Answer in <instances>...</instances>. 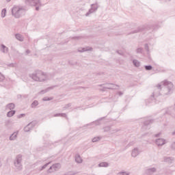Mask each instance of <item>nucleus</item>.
<instances>
[{
    "instance_id": "obj_42",
    "label": "nucleus",
    "mask_w": 175,
    "mask_h": 175,
    "mask_svg": "<svg viewBox=\"0 0 175 175\" xmlns=\"http://www.w3.org/2000/svg\"><path fill=\"white\" fill-rule=\"evenodd\" d=\"M136 51H137V53L138 54H140V53H142V52L143 51V49H142V48H138Z\"/></svg>"
},
{
    "instance_id": "obj_61",
    "label": "nucleus",
    "mask_w": 175,
    "mask_h": 175,
    "mask_svg": "<svg viewBox=\"0 0 175 175\" xmlns=\"http://www.w3.org/2000/svg\"><path fill=\"white\" fill-rule=\"evenodd\" d=\"M39 162H40V161H38V163H39Z\"/></svg>"
},
{
    "instance_id": "obj_9",
    "label": "nucleus",
    "mask_w": 175,
    "mask_h": 175,
    "mask_svg": "<svg viewBox=\"0 0 175 175\" xmlns=\"http://www.w3.org/2000/svg\"><path fill=\"white\" fill-rule=\"evenodd\" d=\"M35 126V123L33 122H30L29 124H28L25 128H24V131L25 132H29V131H31V129H32V128H33Z\"/></svg>"
},
{
    "instance_id": "obj_48",
    "label": "nucleus",
    "mask_w": 175,
    "mask_h": 175,
    "mask_svg": "<svg viewBox=\"0 0 175 175\" xmlns=\"http://www.w3.org/2000/svg\"><path fill=\"white\" fill-rule=\"evenodd\" d=\"M118 131H120V130H118V129L113 130L111 133H116L118 132Z\"/></svg>"
},
{
    "instance_id": "obj_20",
    "label": "nucleus",
    "mask_w": 175,
    "mask_h": 175,
    "mask_svg": "<svg viewBox=\"0 0 175 175\" xmlns=\"http://www.w3.org/2000/svg\"><path fill=\"white\" fill-rule=\"evenodd\" d=\"M53 172H57L61 167V163H55L53 165Z\"/></svg>"
},
{
    "instance_id": "obj_17",
    "label": "nucleus",
    "mask_w": 175,
    "mask_h": 175,
    "mask_svg": "<svg viewBox=\"0 0 175 175\" xmlns=\"http://www.w3.org/2000/svg\"><path fill=\"white\" fill-rule=\"evenodd\" d=\"M157 172V169L155 167H152L146 170L147 174H152V173H155Z\"/></svg>"
},
{
    "instance_id": "obj_10",
    "label": "nucleus",
    "mask_w": 175,
    "mask_h": 175,
    "mask_svg": "<svg viewBox=\"0 0 175 175\" xmlns=\"http://www.w3.org/2000/svg\"><path fill=\"white\" fill-rule=\"evenodd\" d=\"M139 154H140V150H139L138 148H135L132 150L131 157H133V158H136V157H137Z\"/></svg>"
},
{
    "instance_id": "obj_39",
    "label": "nucleus",
    "mask_w": 175,
    "mask_h": 175,
    "mask_svg": "<svg viewBox=\"0 0 175 175\" xmlns=\"http://www.w3.org/2000/svg\"><path fill=\"white\" fill-rule=\"evenodd\" d=\"M159 95V93H157V90H155L153 92V94L152 95V96L154 98V96H158Z\"/></svg>"
},
{
    "instance_id": "obj_28",
    "label": "nucleus",
    "mask_w": 175,
    "mask_h": 175,
    "mask_svg": "<svg viewBox=\"0 0 175 175\" xmlns=\"http://www.w3.org/2000/svg\"><path fill=\"white\" fill-rule=\"evenodd\" d=\"M129 174H131V173L125 171H122L118 172L116 175H129Z\"/></svg>"
},
{
    "instance_id": "obj_52",
    "label": "nucleus",
    "mask_w": 175,
    "mask_h": 175,
    "mask_svg": "<svg viewBox=\"0 0 175 175\" xmlns=\"http://www.w3.org/2000/svg\"><path fill=\"white\" fill-rule=\"evenodd\" d=\"M76 64H77V62H75L74 64H72V63L70 62V65H76Z\"/></svg>"
},
{
    "instance_id": "obj_37",
    "label": "nucleus",
    "mask_w": 175,
    "mask_h": 175,
    "mask_svg": "<svg viewBox=\"0 0 175 175\" xmlns=\"http://www.w3.org/2000/svg\"><path fill=\"white\" fill-rule=\"evenodd\" d=\"M146 70H151L152 69V66H145Z\"/></svg>"
},
{
    "instance_id": "obj_29",
    "label": "nucleus",
    "mask_w": 175,
    "mask_h": 175,
    "mask_svg": "<svg viewBox=\"0 0 175 175\" xmlns=\"http://www.w3.org/2000/svg\"><path fill=\"white\" fill-rule=\"evenodd\" d=\"M54 99L53 97H44L42 98V100H44V102H47L49 100H53Z\"/></svg>"
},
{
    "instance_id": "obj_13",
    "label": "nucleus",
    "mask_w": 175,
    "mask_h": 175,
    "mask_svg": "<svg viewBox=\"0 0 175 175\" xmlns=\"http://www.w3.org/2000/svg\"><path fill=\"white\" fill-rule=\"evenodd\" d=\"M55 87V86H51V87L47 88L45 90H41L40 92V94H41V95H43L44 94H46V92H49V91H50L51 90H54Z\"/></svg>"
},
{
    "instance_id": "obj_49",
    "label": "nucleus",
    "mask_w": 175,
    "mask_h": 175,
    "mask_svg": "<svg viewBox=\"0 0 175 175\" xmlns=\"http://www.w3.org/2000/svg\"><path fill=\"white\" fill-rule=\"evenodd\" d=\"M118 94H119V96L123 95V93L122 92H118Z\"/></svg>"
},
{
    "instance_id": "obj_46",
    "label": "nucleus",
    "mask_w": 175,
    "mask_h": 175,
    "mask_svg": "<svg viewBox=\"0 0 175 175\" xmlns=\"http://www.w3.org/2000/svg\"><path fill=\"white\" fill-rule=\"evenodd\" d=\"M31 53V51L29 49H27L26 51V55H28V54H30Z\"/></svg>"
},
{
    "instance_id": "obj_11",
    "label": "nucleus",
    "mask_w": 175,
    "mask_h": 175,
    "mask_svg": "<svg viewBox=\"0 0 175 175\" xmlns=\"http://www.w3.org/2000/svg\"><path fill=\"white\" fill-rule=\"evenodd\" d=\"M156 144L157 146H163L164 144H166L165 140L162 138H159L156 139Z\"/></svg>"
},
{
    "instance_id": "obj_50",
    "label": "nucleus",
    "mask_w": 175,
    "mask_h": 175,
    "mask_svg": "<svg viewBox=\"0 0 175 175\" xmlns=\"http://www.w3.org/2000/svg\"><path fill=\"white\" fill-rule=\"evenodd\" d=\"M159 135H161V133L156 134L155 137H158L159 136Z\"/></svg>"
},
{
    "instance_id": "obj_53",
    "label": "nucleus",
    "mask_w": 175,
    "mask_h": 175,
    "mask_svg": "<svg viewBox=\"0 0 175 175\" xmlns=\"http://www.w3.org/2000/svg\"><path fill=\"white\" fill-rule=\"evenodd\" d=\"M0 167H2V161L0 160Z\"/></svg>"
},
{
    "instance_id": "obj_43",
    "label": "nucleus",
    "mask_w": 175,
    "mask_h": 175,
    "mask_svg": "<svg viewBox=\"0 0 175 175\" xmlns=\"http://www.w3.org/2000/svg\"><path fill=\"white\" fill-rule=\"evenodd\" d=\"M25 114L21 113V114L18 115L17 117H18V118H23V117H25Z\"/></svg>"
},
{
    "instance_id": "obj_4",
    "label": "nucleus",
    "mask_w": 175,
    "mask_h": 175,
    "mask_svg": "<svg viewBox=\"0 0 175 175\" xmlns=\"http://www.w3.org/2000/svg\"><path fill=\"white\" fill-rule=\"evenodd\" d=\"M21 162H23V155L18 154L14 162V165L15 167H16L17 170H21L23 169V164Z\"/></svg>"
},
{
    "instance_id": "obj_33",
    "label": "nucleus",
    "mask_w": 175,
    "mask_h": 175,
    "mask_svg": "<svg viewBox=\"0 0 175 175\" xmlns=\"http://www.w3.org/2000/svg\"><path fill=\"white\" fill-rule=\"evenodd\" d=\"M84 51H92V48H89V49L83 48L82 51H81V53H84Z\"/></svg>"
},
{
    "instance_id": "obj_44",
    "label": "nucleus",
    "mask_w": 175,
    "mask_h": 175,
    "mask_svg": "<svg viewBox=\"0 0 175 175\" xmlns=\"http://www.w3.org/2000/svg\"><path fill=\"white\" fill-rule=\"evenodd\" d=\"M94 124L96 125H100V120H97V121L94 122Z\"/></svg>"
},
{
    "instance_id": "obj_24",
    "label": "nucleus",
    "mask_w": 175,
    "mask_h": 175,
    "mask_svg": "<svg viewBox=\"0 0 175 175\" xmlns=\"http://www.w3.org/2000/svg\"><path fill=\"white\" fill-rule=\"evenodd\" d=\"M38 105H39V102L38 100H34L31 105V107L32 109H35V107H36V106H38Z\"/></svg>"
},
{
    "instance_id": "obj_5",
    "label": "nucleus",
    "mask_w": 175,
    "mask_h": 175,
    "mask_svg": "<svg viewBox=\"0 0 175 175\" xmlns=\"http://www.w3.org/2000/svg\"><path fill=\"white\" fill-rule=\"evenodd\" d=\"M25 3L30 6H38L40 5V0H25Z\"/></svg>"
},
{
    "instance_id": "obj_23",
    "label": "nucleus",
    "mask_w": 175,
    "mask_h": 175,
    "mask_svg": "<svg viewBox=\"0 0 175 175\" xmlns=\"http://www.w3.org/2000/svg\"><path fill=\"white\" fill-rule=\"evenodd\" d=\"M133 64L136 68H139V66H140V62H139L137 59H133Z\"/></svg>"
},
{
    "instance_id": "obj_22",
    "label": "nucleus",
    "mask_w": 175,
    "mask_h": 175,
    "mask_svg": "<svg viewBox=\"0 0 175 175\" xmlns=\"http://www.w3.org/2000/svg\"><path fill=\"white\" fill-rule=\"evenodd\" d=\"M16 114V111L14 110H11L7 113V117L10 118L13 117Z\"/></svg>"
},
{
    "instance_id": "obj_25",
    "label": "nucleus",
    "mask_w": 175,
    "mask_h": 175,
    "mask_svg": "<svg viewBox=\"0 0 175 175\" xmlns=\"http://www.w3.org/2000/svg\"><path fill=\"white\" fill-rule=\"evenodd\" d=\"M78 172H76L75 171H68L66 173H64L63 175H76Z\"/></svg>"
},
{
    "instance_id": "obj_47",
    "label": "nucleus",
    "mask_w": 175,
    "mask_h": 175,
    "mask_svg": "<svg viewBox=\"0 0 175 175\" xmlns=\"http://www.w3.org/2000/svg\"><path fill=\"white\" fill-rule=\"evenodd\" d=\"M116 53H118V54H119V55H122L123 53L120 51H116Z\"/></svg>"
},
{
    "instance_id": "obj_19",
    "label": "nucleus",
    "mask_w": 175,
    "mask_h": 175,
    "mask_svg": "<svg viewBox=\"0 0 175 175\" xmlns=\"http://www.w3.org/2000/svg\"><path fill=\"white\" fill-rule=\"evenodd\" d=\"M98 167H109V163L102 162L98 164Z\"/></svg>"
},
{
    "instance_id": "obj_26",
    "label": "nucleus",
    "mask_w": 175,
    "mask_h": 175,
    "mask_svg": "<svg viewBox=\"0 0 175 175\" xmlns=\"http://www.w3.org/2000/svg\"><path fill=\"white\" fill-rule=\"evenodd\" d=\"M6 13H7L6 8H4L1 10V17H2V18H5V17H6Z\"/></svg>"
},
{
    "instance_id": "obj_21",
    "label": "nucleus",
    "mask_w": 175,
    "mask_h": 175,
    "mask_svg": "<svg viewBox=\"0 0 175 175\" xmlns=\"http://www.w3.org/2000/svg\"><path fill=\"white\" fill-rule=\"evenodd\" d=\"M144 26H142L138 27L134 31H133L132 33H137V32H142V31H144Z\"/></svg>"
},
{
    "instance_id": "obj_45",
    "label": "nucleus",
    "mask_w": 175,
    "mask_h": 175,
    "mask_svg": "<svg viewBox=\"0 0 175 175\" xmlns=\"http://www.w3.org/2000/svg\"><path fill=\"white\" fill-rule=\"evenodd\" d=\"M72 39H76L77 40H79L81 39V37H80V36L74 37V38H72Z\"/></svg>"
},
{
    "instance_id": "obj_60",
    "label": "nucleus",
    "mask_w": 175,
    "mask_h": 175,
    "mask_svg": "<svg viewBox=\"0 0 175 175\" xmlns=\"http://www.w3.org/2000/svg\"><path fill=\"white\" fill-rule=\"evenodd\" d=\"M165 95H167V93H165Z\"/></svg>"
},
{
    "instance_id": "obj_15",
    "label": "nucleus",
    "mask_w": 175,
    "mask_h": 175,
    "mask_svg": "<svg viewBox=\"0 0 175 175\" xmlns=\"http://www.w3.org/2000/svg\"><path fill=\"white\" fill-rule=\"evenodd\" d=\"M18 135V132H14V133H12L10 136V140L11 141H14L16 140L17 139V135Z\"/></svg>"
},
{
    "instance_id": "obj_62",
    "label": "nucleus",
    "mask_w": 175,
    "mask_h": 175,
    "mask_svg": "<svg viewBox=\"0 0 175 175\" xmlns=\"http://www.w3.org/2000/svg\"><path fill=\"white\" fill-rule=\"evenodd\" d=\"M168 1H170V0H168Z\"/></svg>"
},
{
    "instance_id": "obj_32",
    "label": "nucleus",
    "mask_w": 175,
    "mask_h": 175,
    "mask_svg": "<svg viewBox=\"0 0 175 175\" xmlns=\"http://www.w3.org/2000/svg\"><path fill=\"white\" fill-rule=\"evenodd\" d=\"M50 163H51V161H50V162H49L48 163H46L45 165H44L41 167L40 170H44V169H46V168L49 166V165H50Z\"/></svg>"
},
{
    "instance_id": "obj_31",
    "label": "nucleus",
    "mask_w": 175,
    "mask_h": 175,
    "mask_svg": "<svg viewBox=\"0 0 175 175\" xmlns=\"http://www.w3.org/2000/svg\"><path fill=\"white\" fill-rule=\"evenodd\" d=\"M7 66H9L10 68H16L17 66V63L8 64H7Z\"/></svg>"
},
{
    "instance_id": "obj_34",
    "label": "nucleus",
    "mask_w": 175,
    "mask_h": 175,
    "mask_svg": "<svg viewBox=\"0 0 175 175\" xmlns=\"http://www.w3.org/2000/svg\"><path fill=\"white\" fill-rule=\"evenodd\" d=\"M104 132H110L111 127L107 126L103 128Z\"/></svg>"
},
{
    "instance_id": "obj_27",
    "label": "nucleus",
    "mask_w": 175,
    "mask_h": 175,
    "mask_svg": "<svg viewBox=\"0 0 175 175\" xmlns=\"http://www.w3.org/2000/svg\"><path fill=\"white\" fill-rule=\"evenodd\" d=\"M100 139H102V137H95L92 139V143H96V142H99V140H100Z\"/></svg>"
},
{
    "instance_id": "obj_1",
    "label": "nucleus",
    "mask_w": 175,
    "mask_h": 175,
    "mask_svg": "<svg viewBox=\"0 0 175 175\" xmlns=\"http://www.w3.org/2000/svg\"><path fill=\"white\" fill-rule=\"evenodd\" d=\"M29 77H31V79H32V80L34 81H38L40 83L50 80L49 75H47L46 72H43L42 70H37L33 73L30 74Z\"/></svg>"
},
{
    "instance_id": "obj_30",
    "label": "nucleus",
    "mask_w": 175,
    "mask_h": 175,
    "mask_svg": "<svg viewBox=\"0 0 175 175\" xmlns=\"http://www.w3.org/2000/svg\"><path fill=\"white\" fill-rule=\"evenodd\" d=\"M53 117H66V113H56Z\"/></svg>"
},
{
    "instance_id": "obj_55",
    "label": "nucleus",
    "mask_w": 175,
    "mask_h": 175,
    "mask_svg": "<svg viewBox=\"0 0 175 175\" xmlns=\"http://www.w3.org/2000/svg\"><path fill=\"white\" fill-rule=\"evenodd\" d=\"M12 0H7V2H10Z\"/></svg>"
},
{
    "instance_id": "obj_41",
    "label": "nucleus",
    "mask_w": 175,
    "mask_h": 175,
    "mask_svg": "<svg viewBox=\"0 0 175 175\" xmlns=\"http://www.w3.org/2000/svg\"><path fill=\"white\" fill-rule=\"evenodd\" d=\"M145 50H146L147 53H150V49H148V44H145Z\"/></svg>"
},
{
    "instance_id": "obj_56",
    "label": "nucleus",
    "mask_w": 175,
    "mask_h": 175,
    "mask_svg": "<svg viewBox=\"0 0 175 175\" xmlns=\"http://www.w3.org/2000/svg\"><path fill=\"white\" fill-rule=\"evenodd\" d=\"M102 85H98V87H102Z\"/></svg>"
},
{
    "instance_id": "obj_7",
    "label": "nucleus",
    "mask_w": 175,
    "mask_h": 175,
    "mask_svg": "<svg viewBox=\"0 0 175 175\" xmlns=\"http://www.w3.org/2000/svg\"><path fill=\"white\" fill-rule=\"evenodd\" d=\"M107 86H104V90H117L116 87H120L118 85H116L114 83H106Z\"/></svg>"
},
{
    "instance_id": "obj_18",
    "label": "nucleus",
    "mask_w": 175,
    "mask_h": 175,
    "mask_svg": "<svg viewBox=\"0 0 175 175\" xmlns=\"http://www.w3.org/2000/svg\"><path fill=\"white\" fill-rule=\"evenodd\" d=\"M154 122V120H146L145 122H144V128H146V126H147V125H151V124H152Z\"/></svg>"
},
{
    "instance_id": "obj_8",
    "label": "nucleus",
    "mask_w": 175,
    "mask_h": 175,
    "mask_svg": "<svg viewBox=\"0 0 175 175\" xmlns=\"http://www.w3.org/2000/svg\"><path fill=\"white\" fill-rule=\"evenodd\" d=\"M0 51L1 53H3V54H8V53H9V48H8V46H5V44H1V48H0Z\"/></svg>"
},
{
    "instance_id": "obj_12",
    "label": "nucleus",
    "mask_w": 175,
    "mask_h": 175,
    "mask_svg": "<svg viewBox=\"0 0 175 175\" xmlns=\"http://www.w3.org/2000/svg\"><path fill=\"white\" fill-rule=\"evenodd\" d=\"M75 162L77 163H83V159H81L80 154H77L75 155Z\"/></svg>"
},
{
    "instance_id": "obj_36",
    "label": "nucleus",
    "mask_w": 175,
    "mask_h": 175,
    "mask_svg": "<svg viewBox=\"0 0 175 175\" xmlns=\"http://www.w3.org/2000/svg\"><path fill=\"white\" fill-rule=\"evenodd\" d=\"M170 149L175 151V142H173L170 145Z\"/></svg>"
},
{
    "instance_id": "obj_58",
    "label": "nucleus",
    "mask_w": 175,
    "mask_h": 175,
    "mask_svg": "<svg viewBox=\"0 0 175 175\" xmlns=\"http://www.w3.org/2000/svg\"><path fill=\"white\" fill-rule=\"evenodd\" d=\"M172 135H175V132H174V133H172Z\"/></svg>"
},
{
    "instance_id": "obj_51",
    "label": "nucleus",
    "mask_w": 175,
    "mask_h": 175,
    "mask_svg": "<svg viewBox=\"0 0 175 175\" xmlns=\"http://www.w3.org/2000/svg\"><path fill=\"white\" fill-rule=\"evenodd\" d=\"M166 114H170V112L169 111V110L165 111Z\"/></svg>"
},
{
    "instance_id": "obj_38",
    "label": "nucleus",
    "mask_w": 175,
    "mask_h": 175,
    "mask_svg": "<svg viewBox=\"0 0 175 175\" xmlns=\"http://www.w3.org/2000/svg\"><path fill=\"white\" fill-rule=\"evenodd\" d=\"M5 80V76L0 73V81H3Z\"/></svg>"
},
{
    "instance_id": "obj_14",
    "label": "nucleus",
    "mask_w": 175,
    "mask_h": 175,
    "mask_svg": "<svg viewBox=\"0 0 175 175\" xmlns=\"http://www.w3.org/2000/svg\"><path fill=\"white\" fill-rule=\"evenodd\" d=\"M15 38L17 39V40H19V42H24V36L20 33H16L15 35Z\"/></svg>"
},
{
    "instance_id": "obj_57",
    "label": "nucleus",
    "mask_w": 175,
    "mask_h": 175,
    "mask_svg": "<svg viewBox=\"0 0 175 175\" xmlns=\"http://www.w3.org/2000/svg\"><path fill=\"white\" fill-rule=\"evenodd\" d=\"M129 144H130V146H132L133 144H132V143H130Z\"/></svg>"
},
{
    "instance_id": "obj_54",
    "label": "nucleus",
    "mask_w": 175,
    "mask_h": 175,
    "mask_svg": "<svg viewBox=\"0 0 175 175\" xmlns=\"http://www.w3.org/2000/svg\"><path fill=\"white\" fill-rule=\"evenodd\" d=\"M36 10H39V6H37V7L36 8Z\"/></svg>"
},
{
    "instance_id": "obj_2",
    "label": "nucleus",
    "mask_w": 175,
    "mask_h": 175,
    "mask_svg": "<svg viewBox=\"0 0 175 175\" xmlns=\"http://www.w3.org/2000/svg\"><path fill=\"white\" fill-rule=\"evenodd\" d=\"M27 8L25 6L14 5L12 8V15L15 18H21L23 16H25Z\"/></svg>"
},
{
    "instance_id": "obj_35",
    "label": "nucleus",
    "mask_w": 175,
    "mask_h": 175,
    "mask_svg": "<svg viewBox=\"0 0 175 175\" xmlns=\"http://www.w3.org/2000/svg\"><path fill=\"white\" fill-rule=\"evenodd\" d=\"M70 106H72V104H71V103H68V104L66 105L63 107V109H64V110H66V109H69V107H70Z\"/></svg>"
},
{
    "instance_id": "obj_59",
    "label": "nucleus",
    "mask_w": 175,
    "mask_h": 175,
    "mask_svg": "<svg viewBox=\"0 0 175 175\" xmlns=\"http://www.w3.org/2000/svg\"><path fill=\"white\" fill-rule=\"evenodd\" d=\"M101 91H105V90L103 89H102Z\"/></svg>"
},
{
    "instance_id": "obj_6",
    "label": "nucleus",
    "mask_w": 175,
    "mask_h": 175,
    "mask_svg": "<svg viewBox=\"0 0 175 175\" xmlns=\"http://www.w3.org/2000/svg\"><path fill=\"white\" fill-rule=\"evenodd\" d=\"M98 4H92L91 8L89 10V11L85 14L86 17H88L90 14H92V13H94V12H96V10H98Z\"/></svg>"
},
{
    "instance_id": "obj_40",
    "label": "nucleus",
    "mask_w": 175,
    "mask_h": 175,
    "mask_svg": "<svg viewBox=\"0 0 175 175\" xmlns=\"http://www.w3.org/2000/svg\"><path fill=\"white\" fill-rule=\"evenodd\" d=\"M53 169H54V168H53V165H52V166H51V167H49V169L48 170L47 172H48V173H53V172H54V171H51V170H53Z\"/></svg>"
},
{
    "instance_id": "obj_3",
    "label": "nucleus",
    "mask_w": 175,
    "mask_h": 175,
    "mask_svg": "<svg viewBox=\"0 0 175 175\" xmlns=\"http://www.w3.org/2000/svg\"><path fill=\"white\" fill-rule=\"evenodd\" d=\"M162 85L164 86V89L167 90L168 92H170L172 91V88H173L174 87L173 83L172 82L165 80L161 82V84H159L157 85V92L158 91H159V90L162 89Z\"/></svg>"
},
{
    "instance_id": "obj_16",
    "label": "nucleus",
    "mask_w": 175,
    "mask_h": 175,
    "mask_svg": "<svg viewBox=\"0 0 175 175\" xmlns=\"http://www.w3.org/2000/svg\"><path fill=\"white\" fill-rule=\"evenodd\" d=\"M16 107L14 103H10L6 105L5 109L6 110H13Z\"/></svg>"
}]
</instances>
